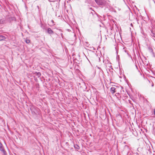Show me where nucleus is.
<instances>
[{
	"mask_svg": "<svg viewBox=\"0 0 155 155\" xmlns=\"http://www.w3.org/2000/svg\"><path fill=\"white\" fill-rule=\"evenodd\" d=\"M119 87L117 86L112 87L110 89V91L112 94H114L117 91Z\"/></svg>",
	"mask_w": 155,
	"mask_h": 155,
	"instance_id": "nucleus-1",
	"label": "nucleus"
},
{
	"mask_svg": "<svg viewBox=\"0 0 155 155\" xmlns=\"http://www.w3.org/2000/svg\"><path fill=\"white\" fill-rule=\"evenodd\" d=\"M95 1L98 5H103L104 4V0H95Z\"/></svg>",
	"mask_w": 155,
	"mask_h": 155,
	"instance_id": "nucleus-2",
	"label": "nucleus"
},
{
	"mask_svg": "<svg viewBox=\"0 0 155 155\" xmlns=\"http://www.w3.org/2000/svg\"><path fill=\"white\" fill-rule=\"evenodd\" d=\"M0 150L2 152L4 155H6V151L4 149L1 143H0Z\"/></svg>",
	"mask_w": 155,
	"mask_h": 155,
	"instance_id": "nucleus-3",
	"label": "nucleus"
},
{
	"mask_svg": "<svg viewBox=\"0 0 155 155\" xmlns=\"http://www.w3.org/2000/svg\"><path fill=\"white\" fill-rule=\"evenodd\" d=\"M47 32L48 33L50 34H52L53 33V31H52L50 28H49L48 29Z\"/></svg>",
	"mask_w": 155,
	"mask_h": 155,
	"instance_id": "nucleus-4",
	"label": "nucleus"
},
{
	"mask_svg": "<svg viewBox=\"0 0 155 155\" xmlns=\"http://www.w3.org/2000/svg\"><path fill=\"white\" fill-rule=\"evenodd\" d=\"M150 35L152 36L155 37V30L154 29H153L151 30Z\"/></svg>",
	"mask_w": 155,
	"mask_h": 155,
	"instance_id": "nucleus-5",
	"label": "nucleus"
},
{
	"mask_svg": "<svg viewBox=\"0 0 155 155\" xmlns=\"http://www.w3.org/2000/svg\"><path fill=\"white\" fill-rule=\"evenodd\" d=\"M146 80L150 84V85H151L152 87H153V86L154 84L152 81H150V80H148L147 78H146Z\"/></svg>",
	"mask_w": 155,
	"mask_h": 155,
	"instance_id": "nucleus-6",
	"label": "nucleus"
},
{
	"mask_svg": "<svg viewBox=\"0 0 155 155\" xmlns=\"http://www.w3.org/2000/svg\"><path fill=\"white\" fill-rule=\"evenodd\" d=\"M6 38L2 35H0V41L4 40Z\"/></svg>",
	"mask_w": 155,
	"mask_h": 155,
	"instance_id": "nucleus-7",
	"label": "nucleus"
},
{
	"mask_svg": "<svg viewBox=\"0 0 155 155\" xmlns=\"http://www.w3.org/2000/svg\"><path fill=\"white\" fill-rule=\"evenodd\" d=\"M5 22V20L4 19H2L0 20V24H4Z\"/></svg>",
	"mask_w": 155,
	"mask_h": 155,
	"instance_id": "nucleus-8",
	"label": "nucleus"
},
{
	"mask_svg": "<svg viewBox=\"0 0 155 155\" xmlns=\"http://www.w3.org/2000/svg\"><path fill=\"white\" fill-rule=\"evenodd\" d=\"M74 147L75 148L77 149H79V147L77 144H76L75 145H74Z\"/></svg>",
	"mask_w": 155,
	"mask_h": 155,
	"instance_id": "nucleus-9",
	"label": "nucleus"
},
{
	"mask_svg": "<svg viewBox=\"0 0 155 155\" xmlns=\"http://www.w3.org/2000/svg\"><path fill=\"white\" fill-rule=\"evenodd\" d=\"M25 41L28 44L30 42V41L29 40L27 39H26L25 40Z\"/></svg>",
	"mask_w": 155,
	"mask_h": 155,
	"instance_id": "nucleus-10",
	"label": "nucleus"
},
{
	"mask_svg": "<svg viewBox=\"0 0 155 155\" xmlns=\"http://www.w3.org/2000/svg\"><path fill=\"white\" fill-rule=\"evenodd\" d=\"M41 27L43 29H44L45 27L44 25L42 24H41Z\"/></svg>",
	"mask_w": 155,
	"mask_h": 155,
	"instance_id": "nucleus-11",
	"label": "nucleus"
},
{
	"mask_svg": "<svg viewBox=\"0 0 155 155\" xmlns=\"http://www.w3.org/2000/svg\"><path fill=\"white\" fill-rule=\"evenodd\" d=\"M51 22L52 23H53H53H54V21H53V20H51Z\"/></svg>",
	"mask_w": 155,
	"mask_h": 155,
	"instance_id": "nucleus-12",
	"label": "nucleus"
},
{
	"mask_svg": "<svg viewBox=\"0 0 155 155\" xmlns=\"http://www.w3.org/2000/svg\"><path fill=\"white\" fill-rule=\"evenodd\" d=\"M153 113H154V114L155 115V110L154 111Z\"/></svg>",
	"mask_w": 155,
	"mask_h": 155,
	"instance_id": "nucleus-13",
	"label": "nucleus"
},
{
	"mask_svg": "<svg viewBox=\"0 0 155 155\" xmlns=\"http://www.w3.org/2000/svg\"><path fill=\"white\" fill-rule=\"evenodd\" d=\"M40 75H41V74L39 73V76H40Z\"/></svg>",
	"mask_w": 155,
	"mask_h": 155,
	"instance_id": "nucleus-14",
	"label": "nucleus"
},
{
	"mask_svg": "<svg viewBox=\"0 0 155 155\" xmlns=\"http://www.w3.org/2000/svg\"><path fill=\"white\" fill-rule=\"evenodd\" d=\"M119 78H121V77H120Z\"/></svg>",
	"mask_w": 155,
	"mask_h": 155,
	"instance_id": "nucleus-15",
	"label": "nucleus"
},
{
	"mask_svg": "<svg viewBox=\"0 0 155 155\" xmlns=\"http://www.w3.org/2000/svg\"><path fill=\"white\" fill-rule=\"evenodd\" d=\"M38 8H39V7L38 6Z\"/></svg>",
	"mask_w": 155,
	"mask_h": 155,
	"instance_id": "nucleus-16",
	"label": "nucleus"
}]
</instances>
